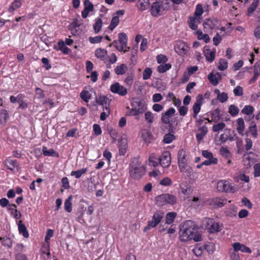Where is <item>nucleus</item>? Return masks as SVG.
I'll return each instance as SVG.
<instances>
[{
	"mask_svg": "<svg viewBox=\"0 0 260 260\" xmlns=\"http://www.w3.org/2000/svg\"><path fill=\"white\" fill-rule=\"evenodd\" d=\"M118 40L119 43L121 44L120 50H125L124 49H127V51L129 49V47H127V38L126 35L124 32H121L118 35Z\"/></svg>",
	"mask_w": 260,
	"mask_h": 260,
	"instance_id": "f3484780",
	"label": "nucleus"
},
{
	"mask_svg": "<svg viewBox=\"0 0 260 260\" xmlns=\"http://www.w3.org/2000/svg\"><path fill=\"white\" fill-rule=\"evenodd\" d=\"M159 3V2H155L152 4L151 13L154 17H157L160 14L161 8Z\"/></svg>",
	"mask_w": 260,
	"mask_h": 260,
	"instance_id": "6ab92c4d",
	"label": "nucleus"
},
{
	"mask_svg": "<svg viewBox=\"0 0 260 260\" xmlns=\"http://www.w3.org/2000/svg\"><path fill=\"white\" fill-rule=\"evenodd\" d=\"M230 258L231 260H241L238 253L234 250L232 251H230Z\"/></svg>",
	"mask_w": 260,
	"mask_h": 260,
	"instance_id": "338daca9",
	"label": "nucleus"
},
{
	"mask_svg": "<svg viewBox=\"0 0 260 260\" xmlns=\"http://www.w3.org/2000/svg\"><path fill=\"white\" fill-rule=\"evenodd\" d=\"M156 59L158 63H164L168 61V58L167 56L162 54L158 55L156 57Z\"/></svg>",
	"mask_w": 260,
	"mask_h": 260,
	"instance_id": "052dcab7",
	"label": "nucleus"
},
{
	"mask_svg": "<svg viewBox=\"0 0 260 260\" xmlns=\"http://www.w3.org/2000/svg\"><path fill=\"white\" fill-rule=\"evenodd\" d=\"M139 2L140 6L138 7V9L142 11L145 10L150 4L149 0H139Z\"/></svg>",
	"mask_w": 260,
	"mask_h": 260,
	"instance_id": "4c0bfd02",
	"label": "nucleus"
},
{
	"mask_svg": "<svg viewBox=\"0 0 260 260\" xmlns=\"http://www.w3.org/2000/svg\"><path fill=\"white\" fill-rule=\"evenodd\" d=\"M188 25L189 27L192 30H196L198 28V24L192 16L189 17Z\"/></svg>",
	"mask_w": 260,
	"mask_h": 260,
	"instance_id": "09e8293b",
	"label": "nucleus"
},
{
	"mask_svg": "<svg viewBox=\"0 0 260 260\" xmlns=\"http://www.w3.org/2000/svg\"><path fill=\"white\" fill-rule=\"evenodd\" d=\"M218 20L217 18H207L205 19L203 22V26L205 29H213L215 28L218 23Z\"/></svg>",
	"mask_w": 260,
	"mask_h": 260,
	"instance_id": "4468645a",
	"label": "nucleus"
},
{
	"mask_svg": "<svg viewBox=\"0 0 260 260\" xmlns=\"http://www.w3.org/2000/svg\"><path fill=\"white\" fill-rule=\"evenodd\" d=\"M8 113L7 110L2 109L0 111V124H3L7 121L8 118Z\"/></svg>",
	"mask_w": 260,
	"mask_h": 260,
	"instance_id": "2f4dec72",
	"label": "nucleus"
},
{
	"mask_svg": "<svg viewBox=\"0 0 260 260\" xmlns=\"http://www.w3.org/2000/svg\"><path fill=\"white\" fill-rule=\"evenodd\" d=\"M188 50V47L185 42L180 41H178L175 47V50L179 55H182L186 54Z\"/></svg>",
	"mask_w": 260,
	"mask_h": 260,
	"instance_id": "9b49d317",
	"label": "nucleus"
},
{
	"mask_svg": "<svg viewBox=\"0 0 260 260\" xmlns=\"http://www.w3.org/2000/svg\"><path fill=\"white\" fill-rule=\"evenodd\" d=\"M129 172L131 177L135 179H139L144 175L145 168L141 165L138 158L134 157L132 159Z\"/></svg>",
	"mask_w": 260,
	"mask_h": 260,
	"instance_id": "f03ea898",
	"label": "nucleus"
},
{
	"mask_svg": "<svg viewBox=\"0 0 260 260\" xmlns=\"http://www.w3.org/2000/svg\"><path fill=\"white\" fill-rule=\"evenodd\" d=\"M164 214V212L162 211H156L152 216V220L147 222V225L144 228L143 231L146 232L151 228L156 227L163 219Z\"/></svg>",
	"mask_w": 260,
	"mask_h": 260,
	"instance_id": "20e7f679",
	"label": "nucleus"
},
{
	"mask_svg": "<svg viewBox=\"0 0 260 260\" xmlns=\"http://www.w3.org/2000/svg\"><path fill=\"white\" fill-rule=\"evenodd\" d=\"M249 130L251 133L252 136L254 138H256L257 136V131L256 129V124L255 122H252L249 127Z\"/></svg>",
	"mask_w": 260,
	"mask_h": 260,
	"instance_id": "ea45409f",
	"label": "nucleus"
},
{
	"mask_svg": "<svg viewBox=\"0 0 260 260\" xmlns=\"http://www.w3.org/2000/svg\"><path fill=\"white\" fill-rule=\"evenodd\" d=\"M217 98L220 103H224L228 99V94L223 92L221 93L219 95H218Z\"/></svg>",
	"mask_w": 260,
	"mask_h": 260,
	"instance_id": "6e6d98bb",
	"label": "nucleus"
},
{
	"mask_svg": "<svg viewBox=\"0 0 260 260\" xmlns=\"http://www.w3.org/2000/svg\"><path fill=\"white\" fill-rule=\"evenodd\" d=\"M21 3L18 1H15L12 6L10 7L9 11L11 12L19 8L21 6Z\"/></svg>",
	"mask_w": 260,
	"mask_h": 260,
	"instance_id": "4d7b16f0",
	"label": "nucleus"
},
{
	"mask_svg": "<svg viewBox=\"0 0 260 260\" xmlns=\"http://www.w3.org/2000/svg\"><path fill=\"white\" fill-rule=\"evenodd\" d=\"M73 196L70 195L68 199L65 201L64 202V209L65 210L70 213L72 210V200Z\"/></svg>",
	"mask_w": 260,
	"mask_h": 260,
	"instance_id": "cd10ccee",
	"label": "nucleus"
},
{
	"mask_svg": "<svg viewBox=\"0 0 260 260\" xmlns=\"http://www.w3.org/2000/svg\"><path fill=\"white\" fill-rule=\"evenodd\" d=\"M58 49H56V46H54V49H55L56 50H61V51H62V52L64 53V54H68L69 53V49L68 47H67L65 44H64V43L63 41H59L58 42Z\"/></svg>",
	"mask_w": 260,
	"mask_h": 260,
	"instance_id": "c756f323",
	"label": "nucleus"
},
{
	"mask_svg": "<svg viewBox=\"0 0 260 260\" xmlns=\"http://www.w3.org/2000/svg\"><path fill=\"white\" fill-rule=\"evenodd\" d=\"M107 54V50L102 48L97 49L95 51V55L101 59H103L105 55Z\"/></svg>",
	"mask_w": 260,
	"mask_h": 260,
	"instance_id": "58836bf2",
	"label": "nucleus"
},
{
	"mask_svg": "<svg viewBox=\"0 0 260 260\" xmlns=\"http://www.w3.org/2000/svg\"><path fill=\"white\" fill-rule=\"evenodd\" d=\"M96 103L100 105L104 106V105H110V100L106 96L99 95L95 98Z\"/></svg>",
	"mask_w": 260,
	"mask_h": 260,
	"instance_id": "4be33fe9",
	"label": "nucleus"
},
{
	"mask_svg": "<svg viewBox=\"0 0 260 260\" xmlns=\"http://www.w3.org/2000/svg\"><path fill=\"white\" fill-rule=\"evenodd\" d=\"M222 225L219 222H215L213 219L208 218L206 228L210 233L218 232L222 230Z\"/></svg>",
	"mask_w": 260,
	"mask_h": 260,
	"instance_id": "0eeeda50",
	"label": "nucleus"
},
{
	"mask_svg": "<svg viewBox=\"0 0 260 260\" xmlns=\"http://www.w3.org/2000/svg\"><path fill=\"white\" fill-rule=\"evenodd\" d=\"M175 138L174 135L168 133L164 136L163 142L166 144L171 143Z\"/></svg>",
	"mask_w": 260,
	"mask_h": 260,
	"instance_id": "a19ab883",
	"label": "nucleus"
},
{
	"mask_svg": "<svg viewBox=\"0 0 260 260\" xmlns=\"http://www.w3.org/2000/svg\"><path fill=\"white\" fill-rule=\"evenodd\" d=\"M253 111H254V108L252 106L246 105L242 110L241 112L243 114L249 115L253 113Z\"/></svg>",
	"mask_w": 260,
	"mask_h": 260,
	"instance_id": "c03bdc74",
	"label": "nucleus"
},
{
	"mask_svg": "<svg viewBox=\"0 0 260 260\" xmlns=\"http://www.w3.org/2000/svg\"><path fill=\"white\" fill-rule=\"evenodd\" d=\"M0 240L2 241L3 244L9 247H11L12 245V242L10 238H0Z\"/></svg>",
	"mask_w": 260,
	"mask_h": 260,
	"instance_id": "13d9d810",
	"label": "nucleus"
},
{
	"mask_svg": "<svg viewBox=\"0 0 260 260\" xmlns=\"http://www.w3.org/2000/svg\"><path fill=\"white\" fill-rule=\"evenodd\" d=\"M221 78V76L219 73H216L214 74L213 72H211L208 76V80L214 86L217 85Z\"/></svg>",
	"mask_w": 260,
	"mask_h": 260,
	"instance_id": "dca6fc26",
	"label": "nucleus"
},
{
	"mask_svg": "<svg viewBox=\"0 0 260 260\" xmlns=\"http://www.w3.org/2000/svg\"><path fill=\"white\" fill-rule=\"evenodd\" d=\"M110 90L112 92L118 94L121 96H124L127 93L125 87L120 85L118 82H116L111 85Z\"/></svg>",
	"mask_w": 260,
	"mask_h": 260,
	"instance_id": "6e6552de",
	"label": "nucleus"
},
{
	"mask_svg": "<svg viewBox=\"0 0 260 260\" xmlns=\"http://www.w3.org/2000/svg\"><path fill=\"white\" fill-rule=\"evenodd\" d=\"M84 9L89 12L94 10L93 5L89 1L85 0L84 2Z\"/></svg>",
	"mask_w": 260,
	"mask_h": 260,
	"instance_id": "8fccbe9b",
	"label": "nucleus"
},
{
	"mask_svg": "<svg viewBox=\"0 0 260 260\" xmlns=\"http://www.w3.org/2000/svg\"><path fill=\"white\" fill-rule=\"evenodd\" d=\"M80 98L87 103L89 100L91 98V94L86 90H83L80 94Z\"/></svg>",
	"mask_w": 260,
	"mask_h": 260,
	"instance_id": "37998d69",
	"label": "nucleus"
},
{
	"mask_svg": "<svg viewBox=\"0 0 260 260\" xmlns=\"http://www.w3.org/2000/svg\"><path fill=\"white\" fill-rule=\"evenodd\" d=\"M172 66L170 63L160 64L157 67V71L160 73H164L171 69Z\"/></svg>",
	"mask_w": 260,
	"mask_h": 260,
	"instance_id": "e433bc0d",
	"label": "nucleus"
},
{
	"mask_svg": "<svg viewBox=\"0 0 260 260\" xmlns=\"http://www.w3.org/2000/svg\"><path fill=\"white\" fill-rule=\"evenodd\" d=\"M208 133V128L206 125L200 127L198 129V133L196 135L197 141L200 143Z\"/></svg>",
	"mask_w": 260,
	"mask_h": 260,
	"instance_id": "a211bd4d",
	"label": "nucleus"
},
{
	"mask_svg": "<svg viewBox=\"0 0 260 260\" xmlns=\"http://www.w3.org/2000/svg\"><path fill=\"white\" fill-rule=\"evenodd\" d=\"M178 164L180 171L184 172L188 164L186 159V152L184 149L180 150L178 153Z\"/></svg>",
	"mask_w": 260,
	"mask_h": 260,
	"instance_id": "423d86ee",
	"label": "nucleus"
},
{
	"mask_svg": "<svg viewBox=\"0 0 260 260\" xmlns=\"http://www.w3.org/2000/svg\"><path fill=\"white\" fill-rule=\"evenodd\" d=\"M160 165L163 168H168L171 162V154L168 151L164 152L159 158Z\"/></svg>",
	"mask_w": 260,
	"mask_h": 260,
	"instance_id": "1a4fd4ad",
	"label": "nucleus"
},
{
	"mask_svg": "<svg viewBox=\"0 0 260 260\" xmlns=\"http://www.w3.org/2000/svg\"><path fill=\"white\" fill-rule=\"evenodd\" d=\"M160 184L165 186H170L172 184V180L169 177H165L160 181Z\"/></svg>",
	"mask_w": 260,
	"mask_h": 260,
	"instance_id": "864d4df0",
	"label": "nucleus"
},
{
	"mask_svg": "<svg viewBox=\"0 0 260 260\" xmlns=\"http://www.w3.org/2000/svg\"><path fill=\"white\" fill-rule=\"evenodd\" d=\"M204 12L202 6L200 4L197 5L196 8V10L194 13V16L197 17L201 16Z\"/></svg>",
	"mask_w": 260,
	"mask_h": 260,
	"instance_id": "603ef678",
	"label": "nucleus"
},
{
	"mask_svg": "<svg viewBox=\"0 0 260 260\" xmlns=\"http://www.w3.org/2000/svg\"><path fill=\"white\" fill-rule=\"evenodd\" d=\"M204 247L209 254H212L215 250V245L212 242L204 245Z\"/></svg>",
	"mask_w": 260,
	"mask_h": 260,
	"instance_id": "a18cd8bd",
	"label": "nucleus"
},
{
	"mask_svg": "<svg viewBox=\"0 0 260 260\" xmlns=\"http://www.w3.org/2000/svg\"><path fill=\"white\" fill-rule=\"evenodd\" d=\"M177 216V213L173 212H170L168 213L166 216V223L167 224H170L172 223L175 217Z\"/></svg>",
	"mask_w": 260,
	"mask_h": 260,
	"instance_id": "bb28decb",
	"label": "nucleus"
},
{
	"mask_svg": "<svg viewBox=\"0 0 260 260\" xmlns=\"http://www.w3.org/2000/svg\"><path fill=\"white\" fill-rule=\"evenodd\" d=\"M232 247L233 248V250L237 252H238V251H241L242 252H246L248 253H251L252 252L251 249L249 247L239 242L233 243Z\"/></svg>",
	"mask_w": 260,
	"mask_h": 260,
	"instance_id": "2eb2a0df",
	"label": "nucleus"
},
{
	"mask_svg": "<svg viewBox=\"0 0 260 260\" xmlns=\"http://www.w3.org/2000/svg\"><path fill=\"white\" fill-rule=\"evenodd\" d=\"M199 225L191 220H188L180 225L179 239L182 242H186L193 239L196 242L202 240V236L198 232Z\"/></svg>",
	"mask_w": 260,
	"mask_h": 260,
	"instance_id": "f257e3e1",
	"label": "nucleus"
},
{
	"mask_svg": "<svg viewBox=\"0 0 260 260\" xmlns=\"http://www.w3.org/2000/svg\"><path fill=\"white\" fill-rule=\"evenodd\" d=\"M209 203L214 208L222 207L226 204L227 200L223 198H214L209 200Z\"/></svg>",
	"mask_w": 260,
	"mask_h": 260,
	"instance_id": "ddd939ff",
	"label": "nucleus"
},
{
	"mask_svg": "<svg viewBox=\"0 0 260 260\" xmlns=\"http://www.w3.org/2000/svg\"><path fill=\"white\" fill-rule=\"evenodd\" d=\"M234 93L235 96H241L243 94V88L241 86H237L234 89Z\"/></svg>",
	"mask_w": 260,
	"mask_h": 260,
	"instance_id": "e2e57ef3",
	"label": "nucleus"
},
{
	"mask_svg": "<svg viewBox=\"0 0 260 260\" xmlns=\"http://www.w3.org/2000/svg\"><path fill=\"white\" fill-rule=\"evenodd\" d=\"M218 64V68L220 71H224L228 68V62L224 59H220Z\"/></svg>",
	"mask_w": 260,
	"mask_h": 260,
	"instance_id": "49530a36",
	"label": "nucleus"
},
{
	"mask_svg": "<svg viewBox=\"0 0 260 260\" xmlns=\"http://www.w3.org/2000/svg\"><path fill=\"white\" fill-rule=\"evenodd\" d=\"M18 226L19 233L22 234L24 237L28 238L29 234L28 233L26 227L24 224L22 223L21 220L19 221Z\"/></svg>",
	"mask_w": 260,
	"mask_h": 260,
	"instance_id": "5701e85b",
	"label": "nucleus"
},
{
	"mask_svg": "<svg viewBox=\"0 0 260 260\" xmlns=\"http://www.w3.org/2000/svg\"><path fill=\"white\" fill-rule=\"evenodd\" d=\"M217 159L216 158L207 159L204 161L202 162V165L205 166H210L211 165L214 164L215 165L217 163Z\"/></svg>",
	"mask_w": 260,
	"mask_h": 260,
	"instance_id": "680f3d73",
	"label": "nucleus"
},
{
	"mask_svg": "<svg viewBox=\"0 0 260 260\" xmlns=\"http://www.w3.org/2000/svg\"><path fill=\"white\" fill-rule=\"evenodd\" d=\"M170 0H162L160 5L162 10H168L170 9Z\"/></svg>",
	"mask_w": 260,
	"mask_h": 260,
	"instance_id": "bf43d9fd",
	"label": "nucleus"
},
{
	"mask_svg": "<svg viewBox=\"0 0 260 260\" xmlns=\"http://www.w3.org/2000/svg\"><path fill=\"white\" fill-rule=\"evenodd\" d=\"M229 112L232 116H236L239 112V109L234 105H231L229 108Z\"/></svg>",
	"mask_w": 260,
	"mask_h": 260,
	"instance_id": "79ce46f5",
	"label": "nucleus"
},
{
	"mask_svg": "<svg viewBox=\"0 0 260 260\" xmlns=\"http://www.w3.org/2000/svg\"><path fill=\"white\" fill-rule=\"evenodd\" d=\"M152 74V70L149 68H146L143 73V79L147 80L150 78Z\"/></svg>",
	"mask_w": 260,
	"mask_h": 260,
	"instance_id": "3c124183",
	"label": "nucleus"
},
{
	"mask_svg": "<svg viewBox=\"0 0 260 260\" xmlns=\"http://www.w3.org/2000/svg\"><path fill=\"white\" fill-rule=\"evenodd\" d=\"M203 97L202 94H199L197 97L196 102L194 103L192 106V109L193 111V117L197 118L198 114L201 110V106L203 104L202 101Z\"/></svg>",
	"mask_w": 260,
	"mask_h": 260,
	"instance_id": "f8f14e48",
	"label": "nucleus"
},
{
	"mask_svg": "<svg viewBox=\"0 0 260 260\" xmlns=\"http://www.w3.org/2000/svg\"><path fill=\"white\" fill-rule=\"evenodd\" d=\"M204 54L206 59L209 62H212L215 59V52L210 51L209 48L205 47L204 49Z\"/></svg>",
	"mask_w": 260,
	"mask_h": 260,
	"instance_id": "aec40b11",
	"label": "nucleus"
},
{
	"mask_svg": "<svg viewBox=\"0 0 260 260\" xmlns=\"http://www.w3.org/2000/svg\"><path fill=\"white\" fill-rule=\"evenodd\" d=\"M5 163L8 169L11 171L13 170L15 167L18 166L17 161L16 160H13L11 159L10 157H9L6 160Z\"/></svg>",
	"mask_w": 260,
	"mask_h": 260,
	"instance_id": "b1692460",
	"label": "nucleus"
},
{
	"mask_svg": "<svg viewBox=\"0 0 260 260\" xmlns=\"http://www.w3.org/2000/svg\"><path fill=\"white\" fill-rule=\"evenodd\" d=\"M176 110L173 108H170L167 111L162 113L161 116V120L164 124H168L170 123V118L175 113Z\"/></svg>",
	"mask_w": 260,
	"mask_h": 260,
	"instance_id": "9d476101",
	"label": "nucleus"
},
{
	"mask_svg": "<svg viewBox=\"0 0 260 260\" xmlns=\"http://www.w3.org/2000/svg\"><path fill=\"white\" fill-rule=\"evenodd\" d=\"M103 39V37L101 36H96L95 37H89V41L90 43L91 44H95L100 43Z\"/></svg>",
	"mask_w": 260,
	"mask_h": 260,
	"instance_id": "5fc2aeb1",
	"label": "nucleus"
},
{
	"mask_svg": "<svg viewBox=\"0 0 260 260\" xmlns=\"http://www.w3.org/2000/svg\"><path fill=\"white\" fill-rule=\"evenodd\" d=\"M217 188L219 191L222 192L234 193L236 191V188L226 180H220L217 183Z\"/></svg>",
	"mask_w": 260,
	"mask_h": 260,
	"instance_id": "39448f33",
	"label": "nucleus"
},
{
	"mask_svg": "<svg viewBox=\"0 0 260 260\" xmlns=\"http://www.w3.org/2000/svg\"><path fill=\"white\" fill-rule=\"evenodd\" d=\"M87 171V168H82L75 171H72L71 173V176H75L77 179L79 178L81 176Z\"/></svg>",
	"mask_w": 260,
	"mask_h": 260,
	"instance_id": "473e14b6",
	"label": "nucleus"
},
{
	"mask_svg": "<svg viewBox=\"0 0 260 260\" xmlns=\"http://www.w3.org/2000/svg\"><path fill=\"white\" fill-rule=\"evenodd\" d=\"M43 153L45 156H58V153L53 149L48 150L47 147H43Z\"/></svg>",
	"mask_w": 260,
	"mask_h": 260,
	"instance_id": "c85d7f7f",
	"label": "nucleus"
},
{
	"mask_svg": "<svg viewBox=\"0 0 260 260\" xmlns=\"http://www.w3.org/2000/svg\"><path fill=\"white\" fill-rule=\"evenodd\" d=\"M103 22L101 18H98L95 20V23L93 24V29L94 32L98 34L101 29Z\"/></svg>",
	"mask_w": 260,
	"mask_h": 260,
	"instance_id": "72a5a7b5",
	"label": "nucleus"
},
{
	"mask_svg": "<svg viewBox=\"0 0 260 260\" xmlns=\"http://www.w3.org/2000/svg\"><path fill=\"white\" fill-rule=\"evenodd\" d=\"M119 19L118 16H114L112 18L111 20V23L110 25L108 27V28L111 30H113L114 28H115L119 24Z\"/></svg>",
	"mask_w": 260,
	"mask_h": 260,
	"instance_id": "f704fd0d",
	"label": "nucleus"
},
{
	"mask_svg": "<svg viewBox=\"0 0 260 260\" xmlns=\"http://www.w3.org/2000/svg\"><path fill=\"white\" fill-rule=\"evenodd\" d=\"M238 127L237 128V130L238 132L240 134L243 135V132H244L245 125H244V121L242 118H239L237 120Z\"/></svg>",
	"mask_w": 260,
	"mask_h": 260,
	"instance_id": "7c9ffc66",
	"label": "nucleus"
},
{
	"mask_svg": "<svg viewBox=\"0 0 260 260\" xmlns=\"http://www.w3.org/2000/svg\"><path fill=\"white\" fill-rule=\"evenodd\" d=\"M210 115L212 120L215 122H218L221 119L220 110L218 108L212 111Z\"/></svg>",
	"mask_w": 260,
	"mask_h": 260,
	"instance_id": "393cba45",
	"label": "nucleus"
},
{
	"mask_svg": "<svg viewBox=\"0 0 260 260\" xmlns=\"http://www.w3.org/2000/svg\"><path fill=\"white\" fill-rule=\"evenodd\" d=\"M127 69L126 64L122 63L120 66H118L115 69V72L117 75H123Z\"/></svg>",
	"mask_w": 260,
	"mask_h": 260,
	"instance_id": "a878e982",
	"label": "nucleus"
},
{
	"mask_svg": "<svg viewBox=\"0 0 260 260\" xmlns=\"http://www.w3.org/2000/svg\"><path fill=\"white\" fill-rule=\"evenodd\" d=\"M259 1L258 0H254L251 5L247 10V15L250 16L257 8Z\"/></svg>",
	"mask_w": 260,
	"mask_h": 260,
	"instance_id": "c9c22d12",
	"label": "nucleus"
},
{
	"mask_svg": "<svg viewBox=\"0 0 260 260\" xmlns=\"http://www.w3.org/2000/svg\"><path fill=\"white\" fill-rule=\"evenodd\" d=\"M145 118L150 123L153 121V116L151 112L148 111L145 113Z\"/></svg>",
	"mask_w": 260,
	"mask_h": 260,
	"instance_id": "69168bd1",
	"label": "nucleus"
},
{
	"mask_svg": "<svg viewBox=\"0 0 260 260\" xmlns=\"http://www.w3.org/2000/svg\"><path fill=\"white\" fill-rule=\"evenodd\" d=\"M254 177L260 176V164H256L254 166Z\"/></svg>",
	"mask_w": 260,
	"mask_h": 260,
	"instance_id": "774afa93",
	"label": "nucleus"
},
{
	"mask_svg": "<svg viewBox=\"0 0 260 260\" xmlns=\"http://www.w3.org/2000/svg\"><path fill=\"white\" fill-rule=\"evenodd\" d=\"M132 106L133 108H136V109H143V113L146 109L145 104L141 100L138 99L133 101L132 103Z\"/></svg>",
	"mask_w": 260,
	"mask_h": 260,
	"instance_id": "412c9836",
	"label": "nucleus"
},
{
	"mask_svg": "<svg viewBox=\"0 0 260 260\" xmlns=\"http://www.w3.org/2000/svg\"><path fill=\"white\" fill-rule=\"evenodd\" d=\"M225 126V124L224 122L218 123L216 124H214L212 126V130L214 132H219L222 131Z\"/></svg>",
	"mask_w": 260,
	"mask_h": 260,
	"instance_id": "de8ad7c7",
	"label": "nucleus"
},
{
	"mask_svg": "<svg viewBox=\"0 0 260 260\" xmlns=\"http://www.w3.org/2000/svg\"><path fill=\"white\" fill-rule=\"evenodd\" d=\"M42 62L44 64L43 67L45 68L46 70H48L51 68V65L49 63V60L47 58H42Z\"/></svg>",
	"mask_w": 260,
	"mask_h": 260,
	"instance_id": "0e129e2a",
	"label": "nucleus"
},
{
	"mask_svg": "<svg viewBox=\"0 0 260 260\" xmlns=\"http://www.w3.org/2000/svg\"><path fill=\"white\" fill-rule=\"evenodd\" d=\"M155 202L156 204L160 207L167 204L173 205L177 202V198L173 194L165 193L157 196L155 198Z\"/></svg>",
	"mask_w": 260,
	"mask_h": 260,
	"instance_id": "7ed1b4c3",
	"label": "nucleus"
}]
</instances>
